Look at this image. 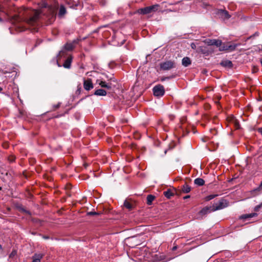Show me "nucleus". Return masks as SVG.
Instances as JSON below:
<instances>
[{"label":"nucleus","instance_id":"ea45409f","mask_svg":"<svg viewBox=\"0 0 262 262\" xmlns=\"http://www.w3.org/2000/svg\"><path fill=\"white\" fill-rule=\"evenodd\" d=\"M254 36H258V33H255L254 34Z\"/></svg>","mask_w":262,"mask_h":262},{"label":"nucleus","instance_id":"4c0bfd02","mask_svg":"<svg viewBox=\"0 0 262 262\" xmlns=\"http://www.w3.org/2000/svg\"><path fill=\"white\" fill-rule=\"evenodd\" d=\"M260 62L261 63V66H262V57L260 59Z\"/></svg>","mask_w":262,"mask_h":262},{"label":"nucleus","instance_id":"cd10ccee","mask_svg":"<svg viewBox=\"0 0 262 262\" xmlns=\"http://www.w3.org/2000/svg\"><path fill=\"white\" fill-rule=\"evenodd\" d=\"M262 206V204L257 205L254 207V211H258Z\"/></svg>","mask_w":262,"mask_h":262},{"label":"nucleus","instance_id":"4be33fe9","mask_svg":"<svg viewBox=\"0 0 262 262\" xmlns=\"http://www.w3.org/2000/svg\"><path fill=\"white\" fill-rule=\"evenodd\" d=\"M155 196L151 194L148 195L147 196V204L150 205L152 204V201L155 200Z\"/></svg>","mask_w":262,"mask_h":262},{"label":"nucleus","instance_id":"f704fd0d","mask_svg":"<svg viewBox=\"0 0 262 262\" xmlns=\"http://www.w3.org/2000/svg\"><path fill=\"white\" fill-rule=\"evenodd\" d=\"M258 132L262 134V128H258Z\"/></svg>","mask_w":262,"mask_h":262},{"label":"nucleus","instance_id":"f03ea898","mask_svg":"<svg viewBox=\"0 0 262 262\" xmlns=\"http://www.w3.org/2000/svg\"><path fill=\"white\" fill-rule=\"evenodd\" d=\"M160 7V6L159 4H155L152 6L139 9L137 11V13L143 15L148 14L157 11Z\"/></svg>","mask_w":262,"mask_h":262},{"label":"nucleus","instance_id":"393cba45","mask_svg":"<svg viewBox=\"0 0 262 262\" xmlns=\"http://www.w3.org/2000/svg\"><path fill=\"white\" fill-rule=\"evenodd\" d=\"M66 13V8L63 6H61L59 8V16H63L64 14H65Z\"/></svg>","mask_w":262,"mask_h":262},{"label":"nucleus","instance_id":"72a5a7b5","mask_svg":"<svg viewBox=\"0 0 262 262\" xmlns=\"http://www.w3.org/2000/svg\"><path fill=\"white\" fill-rule=\"evenodd\" d=\"M236 126L237 128H238L239 127V124L238 123H236Z\"/></svg>","mask_w":262,"mask_h":262},{"label":"nucleus","instance_id":"f3484780","mask_svg":"<svg viewBox=\"0 0 262 262\" xmlns=\"http://www.w3.org/2000/svg\"><path fill=\"white\" fill-rule=\"evenodd\" d=\"M94 94L99 96H104L107 94L106 91L103 89H97L96 90Z\"/></svg>","mask_w":262,"mask_h":262},{"label":"nucleus","instance_id":"b1692460","mask_svg":"<svg viewBox=\"0 0 262 262\" xmlns=\"http://www.w3.org/2000/svg\"><path fill=\"white\" fill-rule=\"evenodd\" d=\"M164 194L165 196L167 199H170L172 196L173 195V193L170 190H167V191H164Z\"/></svg>","mask_w":262,"mask_h":262},{"label":"nucleus","instance_id":"423d86ee","mask_svg":"<svg viewBox=\"0 0 262 262\" xmlns=\"http://www.w3.org/2000/svg\"><path fill=\"white\" fill-rule=\"evenodd\" d=\"M226 201L224 200H222L219 202V203L214 204L212 206V208L211 210L215 211V210L222 209L226 207Z\"/></svg>","mask_w":262,"mask_h":262},{"label":"nucleus","instance_id":"7ed1b4c3","mask_svg":"<svg viewBox=\"0 0 262 262\" xmlns=\"http://www.w3.org/2000/svg\"><path fill=\"white\" fill-rule=\"evenodd\" d=\"M239 44L236 43H223L221 41V45L217 46V47H219V50L220 51H234L235 48L238 46Z\"/></svg>","mask_w":262,"mask_h":262},{"label":"nucleus","instance_id":"9b49d317","mask_svg":"<svg viewBox=\"0 0 262 262\" xmlns=\"http://www.w3.org/2000/svg\"><path fill=\"white\" fill-rule=\"evenodd\" d=\"M219 15L224 19H229L230 17L228 12L224 10H220L218 12Z\"/></svg>","mask_w":262,"mask_h":262},{"label":"nucleus","instance_id":"c85d7f7f","mask_svg":"<svg viewBox=\"0 0 262 262\" xmlns=\"http://www.w3.org/2000/svg\"><path fill=\"white\" fill-rule=\"evenodd\" d=\"M16 252L15 251H13L9 255V257H12L16 254Z\"/></svg>","mask_w":262,"mask_h":262},{"label":"nucleus","instance_id":"37998d69","mask_svg":"<svg viewBox=\"0 0 262 262\" xmlns=\"http://www.w3.org/2000/svg\"><path fill=\"white\" fill-rule=\"evenodd\" d=\"M193 44L191 45L192 48H193V47H194V46H193Z\"/></svg>","mask_w":262,"mask_h":262},{"label":"nucleus","instance_id":"58836bf2","mask_svg":"<svg viewBox=\"0 0 262 262\" xmlns=\"http://www.w3.org/2000/svg\"><path fill=\"white\" fill-rule=\"evenodd\" d=\"M176 249H177V247H173L172 248V250H175Z\"/></svg>","mask_w":262,"mask_h":262},{"label":"nucleus","instance_id":"e433bc0d","mask_svg":"<svg viewBox=\"0 0 262 262\" xmlns=\"http://www.w3.org/2000/svg\"><path fill=\"white\" fill-rule=\"evenodd\" d=\"M169 77H165L164 78H162V80L163 81V80H165L166 79H169Z\"/></svg>","mask_w":262,"mask_h":262},{"label":"nucleus","instance_id":"5701e85b","mask_svg":"<svg viewBox=\"0 0 262 262\" xmlns=\"http://www.w3.org/2000/svg\"><path fill=\"white\" fill-rule=\"evenodd\" d=\"M123 205L128 210H131L133 209L132 204L127 200L124 201Z\"/></svg>","mask_w":262,"mask_h":262},{"label":"nucleus","instance_id":"7c9ffc66","mask_svg":"<svg viewBox=\"0 0 262 262\" xmlns=\"http://www.w3.org/2000/svg\"><path fill=\"white\" fill-rule=\"evenodd\" d=\"M60 104V103H58L57 104L54 105L53 106L55 108V109H56V108H58L59 107Z\"/></svg>","mask_w":262,"mask_h":262},{"label":"nucleus","instance_id":"4468645a","mask_svg":"<svg viewBox=\"0 0 262 262\" xmlns=\"http://www.w3.org/2000/svg\"><path fill=\"white\" fill-rule=\"evenodd\" d=\"M257 215V214L256 213H250V214H244L243 215H241L239 217V219H243V220L246 221V220H248L250 219H251V218H252L253 217L256 216Z\"/></svg>","mask_w":262,"mask_h":262},{"label":"nucleus","instance_id":"c03bdc74","mask_svg":"<svg viewBox=\"0 0 262 262\" xmlns=\"http://www.w3.org/2000/svg\"><path fill=\"white\" fill-rule=\"evenodd\" d=\"M193 44L191 45L192 48H193V47H194V46H193Z\"/></svg>","mask_w":262,"mask_h":262},{"label":"nucleus","instance_id":"39448f33","mask_svg":"<svg viewBox=\"0 0 262 262\" xmlns=\"http://www.w3.org/2000/svg\"><path fill=\"white\" fill-rule=\"evenodd\" d=\"M153 93L155 96L161 97L165 94L164 88L163 85L159 84L153 88Z\"/></svg>","mask_w":262,"mask_h":262},{"label":"nucleus","instance_id":"bb28decb","mask_svg":"<svg viewBox=\"0 0 262 262\" xmlns=\"http://www.w3.org/2000/svg\"><path fill=\"white\" fill-rule=\"evenodd\" d=\"M87 214L88 215H99V214H100V213L97 212L95 211H90V212H88L87 213Z\"/></svg>","mask_w":262,"mask_h":262},{"label":"nucleus","instance_id":"f8f14e48","mask_svg":"<svg viewBox=\"0 0 262 262\" xmlns=\"http://www.w3.org/2000/svg\"><path fill=\"white\" fill-rule=\"evenodd\" d=\"M67 58L63 64V67L66 69L71 68V64L72 60V57L71 55L67 56Z\"/></svg>","mask_w":262,"mask_h":262},{"label":"nucleus","instance_id":"79ce46f5","mask_svg":"<svg viewBox=\"0 0 262 262\" xmlns=\"http://www.w3.org/2000/svg\"><path fill=\"white\" fill-rule=\"evenodd\" d=\"M2 249V246L0 245V250Z\"/></svg>","mask_w":262,"mask_h":262},{"label":"nucleus","instance_id":"2eb2a0df","mask_svg":"<svg viewBox=\"0 0 262 262\" xmlns=\"http://www.w3.org/2000/svg\"><path fill=\"white\" fill-rule=\"evenodd\" d=\"M43 256V254H37L35 253L32 256V262H40L41 259Z\"/></svg>","mask_w":262,"mask_h":262},{"label":"nucleus","instance_id":"aec40b11","mask_svg":"<svg viewBox=\"0 0 262 262\" xmlns=\"http://www.w3.org/2000/svg\"><path fill=\"white\" fill-rule=\"evenodd\" d=\"M194 183L197 186H201L205 184V181L202 178H198L194 180Z\"/></svg>","mask_w":262,"mask_h":262},{"label":"nucleus","instance_id":"6ab92c4d","mask_svg":"<svg viewBox=\"0 0 262 262\" xmlns=\"http://www.w3.org/2000/svg\"><path fill=\"white\" fill-rule=\"evenodd\" d=\"M220 64L224 67L227 68H231L233 66L232 62L229 60H224L222 61Z\"/></svg>","mask_w":262,"mask_h":262},{"label":"nucleus","instance_id":"2f4dec72","mask_svg":"<svg viewBox=\"0 0 262 262\" xmlns=\"http://www.w3.org/2000/svg\"><path fill=\"white\" fill-rule=\"evenodd\" d=\"M258 189L261 190L262 189V181L260 183V184L259 185V186L258 187Z\"/></svg>","mask_w":262,"mask_h":262},{"label":"nucleus","instance_id":"a211bd4d","mask_svg":"<svg viewBox=\"0 0 262 262\" xmlns=\"http://www.w3.org/2000/svg\"><path fill=\"white\" fill-rule=\"evenodd\" d=\"M191 63V61L190 59L188 57H184L182 60V65L185 67H187L190 65Z\"/></svg>","mask_w":262,"mask_h":262},{"label":"nucleus","instance_id":"9d476101","mask_svg":"<svg viewBox=\"0 0 262 262\" xmlns=\"http://www.w3.org/2000/svg\"><path fill=\"white\" fill-rule=\"evenodd\" d=\"M39 18V14L36 12L34 15L28 19V23L31 25H34Z\"/></svg>","mask_w":262,"mask_h":262},{"label":"nucleus","instance_id":"dca6fc26","mask_svg":"<svg viewBox=\"0 0 262 262\" xmlns=\"http://www.w3.org/2000/svg\"><path fill=\"white\" fill-rule=\"evenodd\" d=\"M212 208V206H210V207H204V208H203L200 211V214H201V215H205V214H207V213H210L211 212V211H213L212 210H211Z\"/></svg>","mask_w":262,"mask_h":262},{"label":"nucleus","instance_id":"0eeeda50","mask_svg":"<svg viewBox=\"0 0 262 262\" xmlns=\"http://www.w3.org/2000/svg\"><path fill=\"white\" fill-rule=\"evenodd\" d=\"M205 43H206L208 46H215L217 47V46H220L221 43V40L218 39H207L204 41Z\"/></svg>","mask_w":262,"mask_h":262},{"label":"nucleus","instance_id":"a19ab883","mask_svg":"<svg viewBox=\"0 0 262 262\" xmlns=\"http://www.w3.org/2000/svg\"><path fill=\"white\" fill-rule=\"evenodd\" d=\"M2 88L1 87H0V92H1V91H2Z\"/></svg>","mask_w":262,"mask_h":262},{"label":"nucleus","instance_id":"20e7f679","mask_svg":"<svg viewBox=\"0 0 262 262\" xmlns=\"http://www.w3.org/2000/svg\"><path fill=\"white\" fill-rule=\"evenodd\" d=\"M160 67L161 70H169L175 68V62L173 61L168 60L161 63Z\"/></svg>","mask_w":262,"mask_h":262},{"label":"nucleus","instance_id":"412c9836","mask_svg":"<svg viewBox=\"0 0 262 262\" xmlns=\"http://www.w3.org/2000/svg\"><path fill=\"white\" fill-rule=\"evenodd\" d=\"M181 190L182 192L187 193L190 191L191 187L185 184L182 186Z\"/></svg>","mask_w":262,"mask_h":262},{"label":"nucleus","instance_id":"a18cd8bd","mask_svg":"<svg viewBox=\"0 0 262 262\" xmlns=\"http://www.w3.org/2000/svg\"><path fill=\"white\" fill-rule=\"evenodd\" d=\"M2 21V19L0 17V22Z\"/></svg>","mask_w":262,"mask_h":262},{"label":"nucleus","instance_id":"6e6552de","mask_svg":"<svg viewBox=\"0 0 262 262\" xmlns=\"http://www.w3.org/2000/svg\"><path fill=\"white\" fill-rule=\"evenodd\" d=\"M83 87L84 89L86 91H90L94 87L91 79L89 78L86 80H84L83 81Z\"/></svg>","mask_w":262,"mask_h":262},{"label":"nucleus","instance_id":"c9c22d12","mask_svg":"<svg viewBox=\"0 0 262 262\" xmlns=\"http://www.w3.org/2000/svg\"><path fill=\"white\" fill-rule=\"evenodd\" d=\"M43 237L45 239H49V236H43Z\"/></svg>","mask_w":262,"mask_h":262},{"label":"nucleus","instance_id":"f257e3e1","mask_svg":"<svg viewBox=\"0 0 262 262\" xmlns=\"http://www.w3.org/2000/svg\"><path fill=\"white\" fill-rule=\"evenodd\" d=\"M77 42L74 41L73 43H67L64 46V48L61 50L57 55V61L60 60L62 57H67L68 56L67 51L72 50L74 48V43H76ZM58 67H60L58 62H57Z\"/></svg>","mask_w":262,"mask_h":262},{"label":"nucleus","instance_id":"473e14b6","mask_svg":"<svg viewBox=\"0 0 262 262\" xmlns=\"http://www.w3.org/2000/svg\"><path fill=\"white\" fill-rule=\"evenodd\" d=\"M190 197V195H186V196H185L183 198V199H184V200H185V199H187L189 198Z\"/></svg>","mask_w":262,"mask_h":262},{"label":"nucleus","instance_id":"1a4fd4ad","mask_svg":"<svg viewBox=\"0 0 262 262\" xmlns=\"http://www.w3.org/2000/svg\"><path fill=\"white\" fill-rule=\"evenodd\" d=\"M199 52L205 55H208L213 51L209 47H200Z\"/></svg>","mask_w":262,"mask_h":262},{"label":"nucleus","instance_id":"c756f323","mask_svg":"<svg viewBox=\"0 0 262 262\" xmlns=\"http://www.w3.org/2000/svg\"><path fill=\"white\" fill-rule=\"evenodd\" d=\"M210 132H211V133H212V134H213V135H216V134H217V131H216V130L215 129H214V128H213V129H210Z\"/></svg>","mask_w":262,"mask_h":262},{"label":"nucleus","instance_id":"ddd939ff","mask_svg":"<svg viewBox=\"0 0 262 262\" xmlns=\"http://www.w3.org/2000/svg\"><path fill=\"white\" fill-rule=\"evenodd\" d=\"M97 82L102 88H106L108 90H110L112 88L111 83H107L105 81L101 80H97Z\"/></svg>","mask_w":262,"mask_h":262},{"label":"nucleus","instance_id":"a878e982","mask_svg":"<svg viewBox=\"0 0 262 262\" xmlns=\"http://www.w3.org/2000/svg\"><path fill=\"white\" fill-rule=\"evenodd\" d=\"M216 196H217V194H210V195H208L206 197V200L207 201L211 200L214 199Z\"/></svg>","mask_w":262,"mask_h":262}]
</instances>
